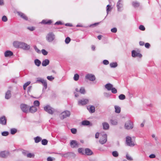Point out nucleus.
Instances as JSON below:
<instances>
[{
    "mask_svg": "<svg viewBox=\"0 0 161 161\" xmlns=\"http://www.w3.org/2000/svg\"><path fill=\"white\" fill-rule=\"evenodd\" d=\"M107 136L106 134L104 132L100 133L99 142L102 144H105L107 141Z\"/></svg>",
    "mask_w": 161,
    "mask_h": 161,
    "instance_id": "obj_1",
    "label": "nucleus"
},
{
    "mask_svg": "<svg viewBox=\"0 0 161 161\" xmlns=\"http://www.w3.org/2000/svg\"><path fill=\"white\" fill-rule=\"evenodd\" d=\"M35 83H41L44 86L45 89H46L47 88V83L46 80L42 78H37Z\"/></svg>",
    "mask_w": 161,
    "mask_h": 161,
    "instance_id": "obj_2",
    "label": "nucleus"
},
{
    "mask_svg": "<svg viewBox=\"0 0 161 161\" xmlns=\"http://www.w3.org/2000/svg\"><path fill=\"white\" fill-rule=\"evenodd\" d=\"M70 115V112L68 110H65L59 114V117L61 119H63L67 117H69Z\"/></svg>",
    "mask_w": 161,
    "mask_h": 161,
    "instance_id": "obj_3",
    "label": "nucleus"
},
{
    "mask_svg": "<svg viewBox=\"0 0 161 161\" xmlns=\"http://www.w3.org/2000/svg\"><path fill=\"white\" fill-rule=\"evenodd\" d=\"M44 110L48 113L53 114L56 112V110L49 105H47L44 107Z\"/></svg>",
    "mask_w": 161,
    "mask_h": 161,
    "instance_id": "obj_4",
    "label": "nucleus"
},
{
    "mask_svg": "<svg viewBox=\"0 0 161 161\" xmlns=\"http://www.w3.org/2000/svg\"><path fill=\"white\" fill-rule=\"evenodd\" d=\"M55 37V35L53 33L50 32L47 35L46 39L48 42H52L54 40Z\"/></svg>",
    "mask_w": 161,
    "mask_h": 161,
    "instance_id": "obj_5",
    "label": "nucleus"
},
{
    "mask_svg": "<svg viewBox=\"0 0 161 161\" xmlns=\"http://www.w3.org/2000/svg\"><path fill=\"white\" fill-rule=\"evenodd\" d=\"M126 142L127 145L130 147H133L135 145V142L132 141L131 137L128 136L126 138Z\"/></svg>",
    "mask_w": 161,
    "mask_h": 161,
    "instance_id": "obj_6",
    "label": "nucleus"
},
{
    "mask_svg": "<svg viewBox=\"0 0 161 161\" xmlns=\"http://www.w3.org/2000/svg\"><path fill=\"white\" fill-rule=\"evenodd\" d=\"M20 108L22 111L25 113L29 112V106L25 104H21L20 105Z\"/></svg>",
    "mask_w": 161,
    "mask_h": 161,
    "instance_id": "obj_7",
    "label": "nucleus"
},
{
    "mask_svg": "<svg viewBox=\"0 0 161 161\" xmlns=\"http://www.w3.org/2000/svg\"><path fill=\"white\" fill-rule=\"evenodd\" d=\"M86 79H88L91 81H93L96 79L95 75L91 74H88L85 76Z\"/></svg>",
    "mask_w": 161,
    "mask_h": 161,
    "instance_id": "obj_8",
    "label": "nucleus"
},
{
    "mask_svg": "<svg viewBox=\"0 0 161 161\" xmlns=\"http://www.w3.org/2000/svg\"><path fill=\"white\" fill-rule=\"evenodd\" d=\"M131 55L133 57H138L141 58L142 57V55L138 51L133 50L131 52Z\"/></svg>",
    "mask_w": 161,
    "mask_h": 161,
    "instance_id": "obj_9",
    "label": "nucleus"
},
{
    "mask_svg": "<svg viewBox=\"0 0 161 161\" xmlns=\"http://www.w3.org/2000/svg\"><path fill=\"white\" fill-rule=\"evenodd\" d=\"M125 127L127 130L132 129L133 127L132 123L130 120L127 121L125 123Z\"/></svg>",
    "mask_w": 161,
    "mask_h": 161,
    "instance_id": "obj_10",
    "label": "nucleus"
},
{
    "mask_svg": "<svg viewBox=\"0 0 161 161\" xmlns=\"http://www.w3.org/2000/svg\"><path fill=\"white\" fill-rule=\"evenodd\" d=\"M89 100L87 99H82L79 100L78 102V104L80 105H83L87 103Z\"/></svg>",
    "mask_w": 161,
    "mask_h": 161,
    "instance_id": "obj_11",
    "label": "nucleus"
},
{
    "mask_svg": "<svg viewBox=\"0 0 161 161\" xmlns=\"http://www.w3.org/2000/svg\"><path fill=\"white\" fill-rule=\"evenodd\" d=\"M9 154V152L7 151H2L0 152V157L3 158H5L8 156Z\"/></svg>",
    "mask_w": 161,
    "mask_h": 161,
    "instance_id": "obj_12",
    "label": "nucleus"
},
{
    "mask_svg": "<svg viewBox=\"0 0 161 161\" xmlns=\"http://www.w3.org/2000/svg\"><path fill=\"white\" fill-rule=\"evenodd\" d=\"M20 48H22L25 50H28L30 49V46L26 43L22 42Z\"/></svg>",
    "mask_w": 161,
    "mask_h": 161,
    "instance_id": "obj_13",
    "label": "nucleus"
},
{
    "mask_svg": "<svg viewBox=\"0 0 161 161\" xmlns=\"http://www.w3.org/2000/svg\"><path fill=\"white\" fill-rule=\"evenodd\" d=\"M121 0H119L117 4V7L118 11H121V8L123 7V4L121 3Z\"/></svg>",
    "mask_w": 161,
    "mask_h": 161,
    "instance_id": "obj_14",
    "label": "nucleus"
},
{
    "mask_svg": "<svg viewBox=\"0 0 161 161\" xmlns=\"http://www.w3.org/2000/svg\"><path fill=\"white\" fill-rule=\"evenodd\" d=\"M22 42H19V41H14L13 42V45L16 48H21Z\"/></svg>",
    "mask_w": 161,
    "mask_h": 161,
    "instance_id": "obj_15",
    "label": "nucleus"
},
{
    "mask_svg": "<svg viewBox=\"0 0 161 161\" xmlns=\"http://www.w3.org/2000/svg\"><path fill=\"white\" fill-rule=\"evenodd\" d=\"M70 145L72 147H78V144L77 142L75 140H72L70 143Z\"/></svg>",
    "mask_w": 161,
    "mask_h": 161,
    "instance_id": "obj_16",
    "label": "nucleus"
},
{
    "mask_svg": "<svg viewBox=\"0 0 161 161\" xmlns=\"http://www.w3.org/2000/svg\"><path fill=\"white\" fill-rule=\"evenodd\" d=\"M7 120L5 116H3L0 118V124L2 125H5L6 124Z\"/></svg>",
    "mask_w": 161,
    "mask_h": 161,
    "instance_id": "obj_17",
    "label": "nucleus"
},
{
    "mask_svg": "<svg viewBox=\"0 0 161 161\" xmlns=\"http://www.w3.org/2000/svg\"><path fill=\"white\" fill-rule=\"evenodd\" d=\"M17 13L24 20H28V17L24 14L20 12H18Z\"/></svg>",
    "mask_w": 161,
    "mask_h": 161,
    "instance_id": "obj_18",
    "label": "nucleus"
},
{
    "mask_svg": "<svg viewBox=\"0 0 161 161\" xmlns=\"http://www.w3.org/2000/svg\"><path fill=\"white\" fill-rule=\"evenodd\" d=\"M4 56L6 57H10L13 54V53L10 51L7 50L4 53Z\"/></svg>",
    "mask_w": 161,
    "mask_h": 161,
    "instance_id": "obj_19",
    "label": "nucleus"
},
{
    "mask_svg": "<svg viewBox=\"0 0 161 161\" xmlns=\"http://www.w3.org/2000/svg\"><path fill=\"white\" fill-rule=\"evenodd\" d=\"M87 109L89 112L91 113H93L95 111V108L92 105L88 106L87 107Z\"/></svg>",
    "mask_w": 161,
    "mask_h": 161,
    "instance_id": "obj_20",
    "label": "nucleus"
},
{
    "mask_svg": "<svg viewBox=\"0 0 161 161\" xmlns=\"http://www.w3.org/2000/svg\"><path fill=\"white\" fill-rule=\"evenodd\" d=\"M102 125L103 126V128L104 130H107L109 128V125L106 122H104L103 123Z\"/></svg>",
    "mask_w": 161,
    "mask_h": 161,
    "instance_id": "obj_21",
    "label": "nucleus"
},
{
    "mask_svg": "<svg viewBox=\"0 0 161 161\" xmlns=\"http://www.w3.org/2000/svg\"><path fill=\"white\" fill-rule=\"evenodd\" d=\"M29 111L31 113H34L37 110V108L35 106L31 107L29 109Z\"/></svg>",
    "mask_w": 161,
    "mask_h": 161,
    "instance_id": "obj_22",
    "label": "nucleus"
},
{
    "mask_svg": "<svg viewBox=\"0 0 161 161\" xmlns=\"http://www.w3.org/2000/svg\"><path fill=\"white\" fill-rule=\"evenodd\" d=\"M11 91L10 90H8L6 93L5 98L6 99H8L11 97Z\"/></svg>",
    "mask_w": 161,
    "mask_h": 161,
    "instance_id": "obj_23",
    "label": "nucleus"
},
{
    "mask_svg": "<svg viewBox=\"0 0 161 161\" xmlns=\"http://www.w3.org/2000/svg\"><path fill=\"white\" fill-rule=\"evenodd\" d=\"M105 87L108 90L110 91L113 87V85L110 83H108L105 85Z\"/></svg>",
    "mask_w": 161,
    "mask_h": 161,
    "instance_id": "obj_24",
    "label": "nucleus"
},
{
    "mask_svg": "<svg viewBox=\"0 0 161 161\" xmlns=\"http://www.w3.org/2000/svg\"><path fill=\"white\" fill-rule=\"evenodd\" d=\"M85 153L87 155H90L92 154V151L88 148H86L85 150Z\"/></svg>",
    "mask_w": 161,
    "mask_h": 161,
    "instance_id": "obj_25",
    "label": "nucleus"
},
{
    "mask_svg": "<svg viewBox=\"0 0 161 161\" xmlns=\"http://www.w3.org/2000/svg\"><path fill=\"white\" fill-rule=\"evenodd\" d=\"M49 60L48 59H46L43 60L42 63V65L43 66H46L49 64Z\"/></svg>",
    "mask_w": 161,
    "mask_h": 161,
    "instance_id": "obj_26",
    "label": "nucleus"
},
{
    "mask_svg": "<svg viewBox=\"0 0 161 161\" xmlns=\"http://www.w3.org/2000/svg\"><path fill=\"white\" fill-rule=\"evenodd\" d=\"M115 112L116 113H119L121 111L120 108L117 105L114 106Z\"/></svg>",
    "mask_w": 161,
    "mask_h": 161,
    "instance_id": "obj_27",
    "label": "nucleus"
},
{
    "mask_svg": "<svg viewBox=\"0 0 161 161\" xmlns=\"http://www.w3.org/2000/svg\"><path fill=\"white\" fill-rule=\"evenodd\" d=\"M52 22V21L51 20H43L41 22V23L42 24H50Z\"/></svg>",
    "mask_w": 161,
    "mask_h": 161,
    "instance_id": "obj_28",
    "label": "nucleus"
},
{
    "mask_svg": "<svg viewBox=\"0 0 161 161\" xmlns=\"http://www.w3.org/2000/svg\"><path fill=\"white\" fill-rule=\"evenodd\" d=\"M35 142L36 143H38L42 140V138L39 136H37L34 138Z\"/></svg>",
    "mask_w": 161,
    "mask_h": 161,
    "instance_id": "obj_29",
    "label": "nucleus"
},
{
    "mask_svg": "<svg viewBox=\"0 0 161 161\" xmlns=\"http://www.w3.org/2000/svg\"><path fill=\"white\" fill-rule=\"evenodd\" d=\"M90 124V121L88 120H84L82 122V125H88Z\"/></svg>",
    "mask_w": 161,
    "mask_h": 161,
    "instance_id": "obj_30",
    "label": "nucleus"
},
{
    "mask_svg": "<svg viewBox=\"0 0 161 161\" xmlns=\"http://www.w3.org/2000/svg\"><path fill=\"white\" fill-rule=\"evenodd\" d=\"M117 65L118 64L116 62H113L110 64V66L111 68H115Z\"/></svg>",
    "mask_w": 161,
    "mask_h": 161,
    "instance_id": "obj_31",
    "label": "nucleus"
},
{
    "mask_svg": "<svg viewBox=\"0 0 161 161\" xmlns=\"http://www.w3.org/2000/svg\"><path fill=\"white\" fill-rule=\"evenodd\" d=\"M35 64L37 66H40L41 64V62L38 59H36L34 61Z\"/></svg>",
    "mask_w": 161,
    "mask_h": 161,
    "instance_id": "obj_32",
    "label": "nucleus"
},
{
    "mask_svg": "<svg viewBox=\"0 0 161 161\" xmlns=\"http://www.w3.org/2000/svg\"><path fill=\"white\" fill-rule=\"evenodd\" d=\"M111 124L112 125H116L117 124V120L116 119H111L110 120Z\"/></svg>",
    "mask_w": 161,
    "mask_h": 161,
    "instance_id": "obj_33",
    "label": "nucleus"
},
{
    "mask_svg": "<svg viewBox=\"0 0 161 161\" xmlns=\"http://www.w3.org/2000/svg\"><path fill=\"white\" fill-rule=\"evenodd\" d=\"M17 132V130L15 128H12L10 130V133L12 135H14Z\"/></svg>",
    "mask_w": 161,
    "mask_h": 161,
    "instance_id": "obj_34",
    "label": "nucleus"
},
{
    "mask_svg": "<svg viewBox=\"0 0 161 161\" xmlns=\"http://www.w3.org/2000/svg\"><path fill=\"white\" fill-rule=\"evenodd\" d=\"M132 4L134 7H137L139 6V3L136 2H133Z\"/></svg>",
    "mask_w": 161,
    "mask_h": 161,
    "instance_id": "obj_35",
    "label": "nucleus"
},
{
    "mask_svg": "<svg viewBox=\"0 0 161 161\" xmlns=\"http://www.w3.org/2000/svg\"><path fill=\"white\" fill-rule=\"evenodd\" d=\"M79 92L80 93L82 94H85L86 93V91L84 87H81L80 88Z\"/></svg>",
    "mask_w": 161,
    "mask_h": 161,
    "instance_id": "obj_36",
    "label": "nucleus"
},
{
    "mask_svg": "<svg viewBox=\"0 0 161 161\" xmlns=\"http://www.w3.org/2000/svg\"><path fill=\"white\" fill-rule=\"evenodd\" d=\"M111 9L112 8L111 7V6L109 5H107L106 7V11L107 14H108L109 12H110L111 10Z\"/></svg>",
    "mask_w": 161,
    "mask_h": 161,
    "instance_id": "obj_37",
    "label": "nucleus"
},
{
    "mask_svg": "<svg viewBox=\"0 0 161 161\" xmlns=\"http://www.w3.org/2000/svg\"><path fill=\"white\" fill-rule=\"evenodd\" d=\"M112 154L114 157H117L119 156L118 153L116 151L113 152L112 153Z\"/></svg>",
    "mask_w": 161,
    "mask_h": 161,
    "instance_id": "obj_38",
    "label": "nucleus"
},
{
    "mask_svg": "<svg viewBox=\"0 0 161 161\" xmlns=\"http://www.w3.org/2000/svg\"><path fill=\"white\" fill-rule=\"evenodd\" d=\"M119 98L120 100H123L125 98V96L124 95L121 94L119 96Z\"/></svg>",
    "mask_w": 161,
    "mask_h": 161,
    "instance_id": "obj_39",
    "label": "nucleus"
},
{
    "mask_svg": "<svg viewBox=\"0 0 161 161\" xmlns=\"http://www.w3.org/2000/svg\"><path fill=\"white\" fill-rule=\"evenodd\" d=\"M31 83V82L28 81L25 83L23 86V88L24 90H25L26 87L28 86Z\"/></svg>",
    "mask_w": 161,
    "mask_h": 161,
    "instance_id": "obj_40",
    "label": "nucleus"
},
{
    "mask_svg": "<svg viewBox=\"0 0 161 161\" xmlns=\"http://www.w3.org/2000/svg\"><path fill=\"white\" fill-rule=\"evenodd\" d=\"M79 75L78 74H75L74 77V80L75 81H77L79 80Z\"/></svg>",
    "mask_w": 161,
    "mask_h": 161,
    "instance_id": "obj_41",
    "label": "nucleus"
},
{
    "mask_svg": "<svg viewBox=\"0 0 161 161\" xmlns=\"http://www.w3.org/2000/svg\"><path fill=\"white\" fill-rule=\"evenodd\" d=\"M126 158L129 160L132 161L133 160L132 158L128 154H127L126 155Z\"/></svg>",
    "mask_w": 161,
    "mask_h": 161,
    "instance_id": "obj_42",
    "label": "nucleus"
},
{
    "mask_svg": "<svg viewBox=\"0 0 161 161\" xmlns=\"http://www.w3.org/2000/svg\"><path fill=\"white\" fill-rule=\"evenodd\" d=\"M47 141L45 139H43L42 141V143L44 145H46L47 144Z\"/></svg>",
    "mask_w": 161,
    "mask_h": 161,
    "instance_id": "obj_43",
    "label": "nucleus"
},
{
    "mask_svg": "<svg viewBox=\"0 0 161 161\" xmlns=\"http://www.w3.org/2000/svg\"><path fill=\"white\" fill-rule=\"evenodd\" d=\"M34 154L32 153H28L27 154V156L28 158H34Z\"/></svg>",
    "mask_w": 161,
    "mask_h": 161,
    "instance_id": "obj_44",
    "label": "nucleus"
},
{
    "mask_svg": "<svg viewBox=\"0 0 161 161\" xmlns=\"http://www.w3.org/2000/svg\"><path fill=\"white\" fill-rule=\"evenodd\" d=\"M103 95L104 97L106 98H108L111 96V94L108 92H104Z\"/></svg>",
    "mask_w": 161,
    "mask_h": 161,
    "instance_id": "obj_45",
    "label": "nucleus"
},
{
    "mask_svg": "<svg viewBox=\"0 0 161 161\" xmlns=\"http://www.w3.org/2000/svg\"><path fill=\"white\" fill-rule=\"evenodd\" d=\"M34 104L35 106L38 107L40 105V102L38 101H35L34 102Z\"/></svg>",
    "mask_w": 161,
    "mask_h": 161,
    "instance_id": "obj_46",
    "label": "nucleus"
},
{
    "mask_svg": "<svg viewBox=\"0 0 161 161\" xmlns=\"http://www.w3.org/2000/svg\"><path fill=\"white\" fill-rule=\"evenodd\" d=\"M78 152L79 153H81L82 154H84V150L82 148H80L78 149Z\"/></svg>",
    "mask_w": 161,
    "mask_h": 161,
    "instance_id": "obj_47",
    "label": "nucleus"
},
{
    "mask_svg": "<svg viewBox=\"0 0 161 161\" xmlns=\"http://www.w3.org/2000/svg\"><path fill=\"white\" fill-rule=\"evenodd\" d=\"M9 134V133L8 131H5L2 132V135L3 136H7Z\"/></svg>",
    "mask_w": 161,
    "mask_h": 161,
    "instance_id": "obj_48",
    "label": "nucleus"
},
{
    "mask_svg": "<svg viewBox=\"0 0 161 161\" xmlns=\"http://www.w3.org/2000/svg\"><path fill=\"white\" fill-rule=\"evenodd\" d=\"M70 38L69 37H67L65 40V43L67 44H68L70 42Z\"/></svg>",
    "mask_w": 161,
    "mask_h": 161,
    "instance_id": "obj_49",
    "label": "nucleus"
},
{
    "mask_svg": "<svg viewBox=\"0 0 161 161\" xmlns=\"http://www.w3.org/2000/svg\"><path fill=\"white\" fill-rule=\"evenodd\" d=\"M42 54L44 55H46L48 53L44 49H43L42 50Z\"/></svg>",
    "mask_w": 161,
    "mask_h": 161,
    "instance_id": "obj_50",
    "label": "nucleus"
},
{
    "mask_svg": "<svg viewBox=\"0 0 161 161\" xmlns=\"http://www.w3.org/2000/svg\"><path fill=\"white\" fill-rule=\"evenodd\" d=\"M111 90V91L113 93L115 94L117 92V90L115 88L113 87Z\"/></svg>",
    "mask_w": 161,
    "mask_h": 161,
    "instance_id": "obj_51",
    "label": "nucleus"
},
{
    "mask_svg": "<svg viewBox=\"0 0 161 161\" xmlns=\"http://www.w3.org/2000/svg\"><path fill=\"white\" fill-rule=\"evenodd\" d=\"M47 79L50 81H52L54 79V77L52 76H48L47 77Z\"/></svg>",
    "mask_w": 161,
    "mask_h": 161,
    "instance_id": "obj_52",
    "label": "nucleus"
},
{
    "mask_svg": "<svg viewBox=\"0 0 161 161\" xmlns=\"http://www.w3.org/2000/svg\"><path fill=\"white\" fill-rule=\"evenodd\" d=\"M2 20L3 22H6L8 19L6 16H3L2 18Z\"/></svg>",
    "mask_w": 161,
    "mask_h": 161,
    "instance_id": "obj_53",
    "label": "nucleus"
},
{
    "mask_svg": "<svg viewBox=\"0 0 161 161\" xmlns=\"http://www.w3.org/2000/svg\"><path fill=\"white\" fill-rule=\"evenodd\" d=\"M139 29L143 31L145 30V28L143 25H140L139 26Z\"/></svg>",
    "mask_w": 161,
    "mask_h": 161,
    "instance_id": "obj_54",
    "label": "nucleus"
},
{
    "mask_svg": "<svg viewBox=\"0 0 161 161\" xmlns=\"http://www.w3.org/2000/svg\"><path fill=\"white\" fill-rule=\"evenodd\" d=\"M33 47L36 52H37L38 53H40V50L37 48L36 46H34Z\"/></svg>",
    "mask_w": 161,
    "mask_h": 161,
    "instance_id": "obj_55",
    "label": "nucleus"
},
{
    "mask_svg": "<svg viewBox=\"0 0 161 161\" xmlns=\"http://www.w3.org/2000/svg\"><path fill=\"white\" fill-rule=\"evenodd\" d=\"M71 132L74 134H75L76 132V129L75 128H72L71 130Z\"/></svg>",
    "mask_w": 161,
    "mask_h": 161,
    "instance_id": "obj_56",
    "label": "nucleus"
},
{
    "mask_svg": "<svg viewBox=\"0 0 161 161\" xmlns=\"http://www.w3.org/2000/svg\"><path fill=\"white\" fill-rule=\"evenodd\" d=\"M103 63L105 65H108L109 64V62L108 60H104L103 61Z\"/></svg>",
    "mask_w": 161,
    "mask_h": 161,
    "instance_id": "obj_57",
    "label": "nucleus"
},
{
    "mask_svg": "<svg viewBox=\"0 0 161 161\" xmlns=\"http://www.w3.org/2000/svg\"><path fill=\"white\" fill-rule=\"evenodd\" d=\"M27 29L29 30L32 31L35 30V28L34 27H27Z\"/></svg>",
    "mask_w": 161,
    "mask_h": 161,
    "instance_id": "obj_58",
    "label": "nucleus"
},
{
    "mask_svg": "<svg viewBox=\"0 0 161 161\" xmlns=\"http://www.w3.org/2000/svg\"><path fill=\"white\" fill-rule=\"evenodd\" d=\"M69 153H67L62 155V157L64 158H67L69 156Z\"/></svg>",
    "mask_w": 161,
    "mask_h": 161,
    "instance_id": "obj_59",
    "label": "nucleus"
},
{
    "mask_svg": "<svg viewBox=\"0 0 161 161\" xmlns=\"http://www.w3.org/2000/svg\"><path fill=\"white\" fill-rule=\"evenodd\" d=\"M111 31L113 33H116L117 31V29L116 28H114L111 29Z\"/></svg>",
    "mask_w": 161,
    "mask_h": 161,
    "instance_id": "obj_60",
    "label": "nucleus"
},
{
    "mask_svg": "<svg viewBox=\"0 0 161 161\" xmlns=\"http://www.w3.org/2000/svg\"><path fill=\"white\" fill-rule=\"evenodd\" d=\"M155 157H156V156H155V155L154 154H151L149 156V157L150 158H155Z\"/></svg>",
    "mask_w": 161,
    "mask_h": 161,
    "instance_id": "obj_61",
    "label": "nucleus"
},
{
    "mask_svg": "<svg viewBox=\"0 0 161 161\" xmlns=\"http://www.w3.org/2000/svg\"><path fill=\"white\" fill-rule=\"evenodd\" d=\"M99 136H100V133L98 132H97L95 134V138H98Z\"/></svg>",
    "mask_w": 161,
    "mask_h": 161,
    "instance_id": "obj_62",
    "label": "nucleus"
},
{
    "mask_svg": "<svg viewBox=\"0 0 161 161\" xmlns=\"http://www.w3.org/2000/svg\"><path fill=\"white\" fill-rule=\"evenodd\" d=\"M145 47L147 48H149L150 47V44L148 43H146L145 45Z\"/></svg>",
    "mask_w": 161,
    "mask_h": 161,
    "instance_id": "obj_63",
    "label": "nucleus"
},
{
    "mask_svg": "<svg viewBox=\"0 0 161 161\" xmlns=\"http://www.w3.org/2000/svg\"><path fill=\"white\" fill-rule=\"evenodd\" d=\"M53 158L50 157H48L47 158V161H53Z\"/></svg>",
    "mask_w": 161,
    "mask_h": 161,
    "instance_id": "obj_64",
    "label": "nucleus"
}]
</instances>
